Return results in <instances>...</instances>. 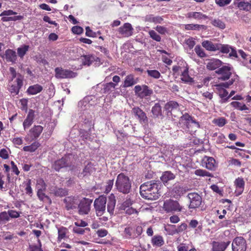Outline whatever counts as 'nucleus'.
I'll return each instance as SVG.
<instances>
[{"label":"nucleus","mask_w":251,"mask_h":251,"mask_svg":"<svg viewBox=\"0 0 251 251\" xmlns=\"http://www.w3.org/2000/svg\"><path fill=\"white\" fill-rule=\"evenodd\" d=\"M151 243L153 246L161 247L164 244V241L161 236L157 235L152 237Z\"/></svg>","instance_id":"473e14b6"},{"label":"nucleus","mask_w":251,"mask_h":251,"mask_svg":"<svg viewBox=\"0 0 251 251\" xmlns=\"http://www.w3.org/2000/svg\"><path fill=\"white\" fill-rule=\"evenodd\" d=\"M134 92L138 97L143 99L151 96L153 93V91L146 85H138L135 86Z\"/></svg>","instance_id":"7ed1b4c3"},{"label":"nucleus","mask_w":251,"mask_h":251,"mask_svg":"<svg viewBox=\"0 0 251 251\" xmlns=\"http://www.w3.org/2000/svg\"><path fill=\"white\" fill-rule=\"evenodd\" d=\"M187 227V224L185 223H182L181 225L178 226L176 229L173 230L172 233H170L172 235L179 233L180 232H182V231L185 230Z\"/></svg>","instance_id":"3c124183"},{"label":"nucleus","mask_w":251,"mask_h":251,"mask_svg":"<svg viewBox=\"0 0 251 251\" xmlns=\"http://www.w3.org/2000/svg\"><path fill=\"white\" fill-rule=\"evenodd\" d=\"M3 177V176L0 174V189L2 191H6L9 189V183L10 180V176L8 174L7 176V179L8 181V182L5 183L4 180L2 179Z\"/></svg>","instance_id":"7c9ffc66"},{"label":"nucleus","mask_w":251,"mask_h":251,"mask_svg":"<svg viewBox=\"0 0 251 251\" xmlns=\"http://www.w3.org/2000/svg\"><path fill=\"white\" fill-rule=\"evenodd\" d=\"M72 31L75 34H80L83 33V29L79 26H74L72 28Z\"/></svg>","instance_id":"0e129e2a"},{"label":"nucleus","mask_w":251,"mask_h":251,"mask_svg":"<svg viewBox=\"0 0 251 251\" xmlns=\"http://www.w3.org/2000/svg\"><path fill=\"white\" fill-rule=\"evenodd\" d=\"M98 216H101L105 210L106 205H94Z\"/></svg>","instance_id":"5fc2aeb1"},{"label":"nucleus","mask_w":251,"mask_h":251,"mask_svg":"<svg viewBox=\"0 0 251 251\" xmlns=\"http://www.w3.org/2000/svg\"><path fill=\"white\" fill-rule=\"evenodd\" d=\"M176 176L171 171L164 172L160 177L161 181L165 184L170 180H173L175 178Z\"/></svg>","instance_id":"393cba45"},{"label":"nucleus","mask_w":251,"mask_h":251,"mask_svg":"<svg viewBox=\"0 0 251 251\" xmlns=\"http://www.w3.org/2000/svg\"><path fill=\"white\" fill-rule=\"evenodd\" d=\"M82 60L83 65L90 66L95 60V57L92 55H83L82 57Z\"/></svg>","instance_id":"c9c22d12"},{"label":"nucleus","mask_w":251,"mask_h":251,"mask_svg":"<svg viewBox=\"0 0 251 251\" xmlns=\"http://www.w3.org/2000/svg\"><path fill=\"white\" fill-rule=\"evenodd\" d=\"M16 82L17 86L11 85L9 88V91L10 93L14 95L19 94L20 90L23 85V76L21 75H18V77L16 78Z\"/></svg>","instance_id":"ddd939ff"},{"label":"nucleus","mask_w":251,"mask_h":251,"mask_svg":"<svg viewBox=\"0 0 251 251\" xmlns=\"http://www.w3.org/2000/svg\"><path fill=\"white\" fill-rule=\"evenodd\" d=\"M114 184V179L109 180L107 181L106 183V185L105 186V192L106 193H108L113 187Z\"/></svg>","instance_id":"338daca9"},{"label":"nucleus","mask_w":251,"mask_h":251,"mask_svg":"<svg viewBox=\"0 0 251 251\" xmlns=\"http://www.w3.org/2000/svg\"><path fill=\"white\" fill-rule=\"evenodd\" d=\"M194 174L197 176H208V177H212L213 175L209 172L206 171V170L202 169H197L195 170Z\"/></svg>","instance_id":"37998d69"},{"label":"nucleus","mask_w":251,"mask_h":251,"mask_svg":"<svg viewBox=\"0 0 251 251\" xmlns=\"http://www.w3.org/2000/svg\"><path fill=\"white\" fill-rule=\"evenodd\" d=\"M35 111L33 109H29L26 118L23 122V127L25 130L29 127L33 123L35 114Z\"/></svg>","instance_id":"4468645a"},{"label":"nucleus","mask_w":251,"mask_h":251,"mask_svg":"<svg viewBox=\"0 0 251 251\" xmlns=\"http://www.w3.org/2000/svg\"><path fill=\"white\" fill-rule=\"evenodd\" d=\"M133 28L130 23H126L118 28V32L123 36L128 37L133 34Z\"/></svg>","instance_id":"9b49d317"},{"label":"nucleus","mask_w":251,"mask_h":251,"mask_svg":"<svg viewBox=\"0 0 251 251\" xmlns=\"http://www.w3.org/2000/svg\"><path fill=\"white\" fill-rule=\"evenodd\" d=\"M230 49H232V47L227 44H222V46L221 50V52L223 53H228L230 50Z\"/></svg>","instance_id":"69168bd1"},{"label":"nucleus","mask_w":251,"mask_h":251,"mask_svg":"<svg viewBox=\"0 0 251 251\" xmlns=\"http://www.w3.org/2000/svg\"><path fill=\"white\" fill-rule=\"evenodd\" d=\"M185 67H188V66L186 63L183 61L178 63L177 65L174 66L172 68L173 75H178L180 72L182 73Z\"/></svg>","instance_id":"bb28decb"},{"label":"nucleus","mask_w":251,"mask_h":251,"mask_svg":"<svg viewBox=\"0 0 251 251\" xmlns=\"http://www.w3.org/2000/svg\"><path fill=\"white\" fill-rule=\"evenodd\" d=\"M230 240H225L224 241H213L212 242V251H225L230 244Z\"/></svg>","instance_id":"1a4fd4ad"},{"label":"nucleus","mask_w":251,"mask_h":251,"mask_svg":"<svg viewBox=\"0 0 251 251\" xmlns=\"http://www.w3.org/2000/svg\"><path fill=\"white\" fill-rule=\"evenodd\" d=\"M138 81V79L135 78L132 74H129L126 76L123 85V87L127 88L133 86Z\"/></svg>","instance_id":"dca6fc26"},{"label":"nucleus","mask_w":251,"mask_h":251,"mask_svg":"<svg viewBox=\"0 0 251 251\" xmlns=\"http://www.w3.org/2000/svg\"><path fill=\"white\" fill-rule=\"evenodd\" d=\"M151 113L154 118H158L162 116V108L159 103H156L152 107Z\"/></svg>","instance_id":"cd10ccee"},{"label":"nucleus","mask_w":251,"mask_h":251,"mask_svg":"<svg viewBox=\"0 0 251 251\" xmlns=\"http://www.w3.org/2000/svg\"><path fill=\"white\" fill-rule=\"evenodd\" d=\"M116 134L119 141H123L127 137V134L122 130H118Z\"/></svg>","instance_id":"680f3d73"},{"label":"nucleus","mask_w":251,"mask_h":251,"mask_svg":"<svg viewBox=\"0 0 251 251\" xmlns=\"http://www.w3.org/2000/svg\"><path fill=\"white\" fill-rule=\"evenodd\" d=\"M7 215L9 218V220H10V218H18L20 216V213L15 211L13 210H9L7 212Z\"/></svg>","instance_id":"bf43d9fd"},{"label":"nucleus","mask_w":251,"mask_h":251,"mask_svg":"<svg viewBox=\"0 0 251 251\" xmlns=\"http://www.w3.org/2000/svg\"><path fill=\"white\" fill-rule=\"evenodd\" d=\"M0 157L3 159H7L9 158V154L5 149H2L0 150Z\"/></svg>","instance_id":"774afa93"},{"label":"nucleus","mask_w":251,"mask_h":251,"mask_svg":"<svg viewBox=\"0 0 251 251\" xmlns=\"http://www.w3.org/2000/svg\"><path fill=\"white\" fill-rule=\"evenodd\" d=\"M163 18L161 16H154L153 15H148L145 17V21L153 23L155 24H161L163 21Z\"/></svg>","instance_id":"a878e982"},{"label":"nucleus","mask_w":251,"mask_h":251,"mask_svg":"<svg viewBox=\"0 0 251 251\" xmlns=\"http://www.w3.org/2000/svg\"><path fill=\"white\" fill-rule=\"evenodd\" d=\"M223 62L218 59H211L206 64V68L209 70H214L219 69L222 66Z\"/></svg>","instance_id":"f3484780"},{"label":"nucleus","mask_w":251,"mask_h":251,"mask_svg":"<svg viewBox=\"0 0 251 251\" xmlns=\"http://www.w3.org/2000/svg\"><path fill=\"white\" fill-rule=\"evenodd\" d=\"M188 69V67L184 68L183 72L181 74V80L186 83L192 82L193 81V78L189 75Z\"/></svg>","instance_id":"c756f323"},{"label":"nucleus","mask_w":251,"mask_h":251,"mask_svg":"<svg viewBox=\"0 0 251 251\" xmlns=\"http://www.w3.org/2000/svg\"><path fill=\"white\" fill-rule=\"evenodd\" d=\"M29 47L28 45H24L23 47L21 48H19L17 49V53L19 57L21 58H23L26 52L28 51Z\"/></svg>","instance_id":"a18cd8bd"},{"label":"nucleus","mask_w":251,"mask_h":251,"mask_svg":"<svg viewBox=\"0 0 251 251\" xmlns=\"http://www.w3.org/2000/svg\"><path fill=\"white\" fill-rule=\"evenodd\" d=\"M43 90V87L38 84L30 86L27 89V93L29 95H36Z\"/></svg>","instance_id":"b1692460"},{"label":"nucleus","mask_w":251,"mask_h":251,"mask_svg":"<svg viewBox=\"0 0 251 251\" xmlns=\"http://www.w3.org/2000/svg\"><path fill=\"white\" fill-rule=\"evenodd\" d=\"M115 186L120 192L128 194L131 189V182L128 176L121 173L117 177Z\"/></svg>","instance_id":"f03ea898"},{"label":"nucleus","mask_w":251,"mask_h":251,"mask_svg":"<svg viewBox=\"0 0 251 251\" xmlns=\"http://www.w3.org/2000/svg\"><path fill=\"white\" fill-rule=\"evenodd\" d=\"M211 24L213 26L218 27L221 29H224L226 27V24L225 23L219 19H214L212 21Z\"/></svg>","instance_id":"a19ab883"},{"label":"nucleus","mask_w":251,"mask_h":251,"mask_svg":"<svg viewBox=\"0 0 251 251\" xmlns=\"http://www.w3.org/2000/svg\"><path fill=\"white\" fill-rule=\"evenodd\" d=\"M147 73L148 76L155 79H158L161 76L159 72L156 70H148Z\"/></svg>","instance_id":"49530a36"},{"label":"nucleus","mask_w":251,"mask_h":251,"mask_svg":"<svg viewBox=\"0 0 251 251\" xmlns=\"http://www.w3.org/2000/svg\"><path fill=\"white\" fill-rule=\"evenodd\" d=\"M132 113L137 117L141 124H147L148 119L146 113L139 107H133L132 109Z\"/></svg>","instance_id":"f8f14e48"},{"label":"nucleus","mask_w":251,"mask_h":251,"mask_svg":"<svg viewBox=\"0 0 251 251\" xmlns=\"http://www.w3.org/2000/svg\"><path fill=\"white\" fill-rule=\"evenodd\" d=\"M94 170V168L93 164L89 162L85 166L83 170V173L84 174V175L85 176L87 174H90L93 172Z\"/></svg>","instance_id":"c03bdc74"},{"label":"nucleus","mask_w":251,"mask_h":251,"mask_svg":"<svg viewBox=\"0 0 251 251\" xmlns=\"http://www.w3.org/2000/svg\"><path fill=\"white\" fill-rule=\"evenodd\" d=\"M186 17L188 19H194L196 20L207 19L208 16L200 12H191L188 13Z\"/></svg>","instance_id":"412c9836"},{"label":"nucleus","mask_w":251,"mask_h":251,"mask_svg":"<svg viewBox=\"0 0 251 251\" xmlns=\"http://www.w3.org/2000/svg\"><path fill=\"white\" fill-rule=\"evenodd\" d=\"M130 205H121L119 207L120 210H124L126 211V213L128 215H131L133 213H137V211L135 209L129 206Z\"/></svg>","instance_id":"4c0bfd02"},{"label":"nucleus","mask_w":251,"mask_h":251,"mask_svg":"<svg viewBox=\"0 0 251 251\" xmlns=\"http://www.w3.org/2000/svg\"><path fill=\"white\" fill-rule=\"evenodd\" d=\"M67 190L64 188H58L55 191V195L57 196L63 197L67 195Z\"/></svg>","instance_id":"13d9d810"},{"label":"nucleus","mask_w":251,"mask_h":251,"mask_svg":"<svg viewBox=\"0 0 251 251\" xmlns=\"http://www.w3.org/2000/svg\"><path fill=\"white\" fill-rule=\"evenodd\" d=\"M43 130V127L40 125H34L31 127L27 135L32 140H36L38 138Z\"/></svg>","instance_id":"9d476101"},{"label":"nucleus","mask_w":251,"mask_h":251,"mask_svg":"<svg viewBox=\"0 0 251 251\" xmlns=\"http://www.w3.org/2000/svg\"><path fill=\"white\" fill-rule=\"evenodd\" d=\"M150 37L153 40L157 41L160 42L161 40V36L158 34L154 30H151L149 32Z\"/></svg>","instance_id":"864d4df0"},{"label":"nucleus","mask_w":251,"mask_h":251,"mask_svg":"<svg viewBox=\"0 0 251 251\" xmlns=\"http://www.w3.org/2000/svg\"><path fill=\"white\" fill-rule=\"evenodd\" d=\"M179 104L176 101L170 100L167 102L164 106V109L167 112V114H172V110L179 108Z\"/></svg>","instance_id":"aec40b11"},{"label":"nucleus","mask_w":251,"mask_h":251,"mask_svg":"<svg viewBox=\"0 0 251 251\" xmlns=\"http://www.w3.org/2000/svg\"><path fill=\"white\" fill-rule=\"evenodd\" d=\"M187 197L190 201V204H201V203L202 198L197 193H189Z\"/></svg>","instance_id":"6ab92c4d"},{"label":"nucleus","mask_w":251,"mask_h":251,"mask_svg":"<svg viewBox=\"0 0 251 251\" xmlns=\"http://www.w3.org/2000/svg\"><path fill=\"white\" fill-rule=\"evenodd\" d=\"M55 76L58 79L71 78L76 76V73L73 71L63 69L61 67H57L55 69Z\"/></svg>","instance_id":"39448f33"},{"label":"nucleus","mask_w":251,"mask_h":251,"mask_svg":"<svg viewBox=\"0 0 251 251\" xmlns=\"http://www.w3.org/2000/svg\"><path fill=\"white\" fill-rule=\"evenodd\" d=\"M201 44L202 47L206 50L213 51L214 44L212 42L206 40L203 41Z\"/></svg>","instance_id":"8fccbe9b"},{"label":"nucleus","mask_w":251,"mask_h":251,"mask_svg":"<svg viewBox=\"0 0 251 251\" xmlns=\"http://www.w3.org/2000/svg\"><path fill=\"white\" fill-rule=\"evenodd\" d=\"M203 163L205 164V167L209 170H214L216 168V161L212 157L205 156L203 159Z\"/></svg>","instance_id":"a211bd4d"},{"label":"nucleus","mask_w":251,"mask_h":251,"mask_svg":"<svg viewBox=\"0 0 251 251\" xmlns=\"http://www.w3.org/2000/svg\"><path fill=\"white\" fill-rule=\"evenodd\" d=\"M155 29L160 34L164 35L168 33V29L167 27L161 26V25H157Z\"/></svg>","instance_id":"6e6d98bb"},{"label":"nucleus","mask_w":251,"mask_h":251,"mask_svg":"<svg viewBox=\"0 0 251 251\" xmlns=\"http://www.w3.org/2000/svg\"><path fill=\"white\" fill-rule=\"evenodd\" d=\"M161 186L159 181L151 180L142 184L140 187V193L144 199L154 200L159 198Z\"/></svg>","instance_id":"f257e3e1"},{"label":"nucleus","mask_w":251,"mask_h":251,"mask_svg":"<svg viewBox=\"0 0 251 251\" xmlns=\"http://www.w3.org/2000/svg\"><path fill=\"white\" fill-rule=\"evenodd\" d=\"M5 59L8 62H15L17 60V55L15 51L7 49L5 51Z\"/></svg>","instance_id":"5701e85b"},{"label":"nucleus","mask_w":251,"mask_h":251,"mask_svg":"<svg viewBox=\"0 0 251 251\" xmlns=\"http://www.w3.org/2000/svg\"><path fill=\"white\" fill-rule=\"evenodd\" d=\"M180 121H184L186 125L190 123V122L194 123H196L195 120H193V117L189 115L188 113H185L183 114L180 119Z\"/></svg>","instance_id":"ea45409f"},{"label":"nucleus","mask_w":251,"mask_h":251,"mask_svg":"<svg viewBox=\"0 0 251 251\" xmlns=\"http://www.w3.org/2000/svg\"><path fill=\"white\" fill-rule=\"evenodd\" d=\"M226 120L224 117H219L214 119L212 120V123L219 127H223L226 124Z\"/></svg>","instance_id":"58836bf2"},{"label":"nucleus","mask_w":251,"mask_h":251,"mask_svg":"<svg viewBox=\"0 0 251 251\" xmlns=\"http://www.w3.org/2000/svg\"><path fill=\"white\" fill-rule=\"evenodd\" d=\"M70 157L65 155L61 159L56 160L52 165V168L56 171H59L61 169L66 168L71 165Z\"/></svg>","instance_id":"6e6552de"},{"label":"nucleus","mask_w":251,"mask_h":251,"mask_svg":"<svg viewBox=\"0 0 251 251\" xmlns=\"http://www.w3.org/2000/svg\"><path fill=\"white\" fill-rule=\"evenodd\" d=\"M90 205H78L76 207L78 209V213L80 215L87 214L90 210Z\"/></svg>","instance_id":"e433bc0d"},{"label":"nucleus","mask_w":251,"mask_h":251,"mask_svg":"<svg viewBox=\"0 0 251 251\" xmlns=\"http://www.w3.org/2000/svg\"><path fill=\"white\" fill-rule=\"evenodd\" d=\"M234 183L236 188L235 193L236 195H241L244 191L245 184L243 178L238 177L235 180Z\"/></svg>","instance_id":"2eb2a0df"},{"label":"nucleus","mask_w":251,"mask_h":251,"mask_svg":"<svg viewBox=\"0 0 251 251\" xmlns=\"http://www.w3.org/2000/svg\"><path fill=\"white\" fill-rule=\"evenodd\" d=\"M64 201L66 204H76L79 201V204H91L93 201V199L86 198L79 199V197L77 196H70L66 197L64 200Z\"/></svg>","instance_id":"0eeeda50"},{"label":"nucleus","mask_w":251,"mask_h":251,"mask_svg":"<svg viewBox=\"0 0 251 251\" xmlns=\"http://www.w3.org/2000/svg\"><path fill=\"white\" fill-rule=\"evenodd\" d=\"M37 186L38 190H45L46 184L42 178H39L37 180Z\"/></svg>","instance_id":"052dcab7"},{"label":"nucleus","mask_w":251,"mask_h":251,"mask_svg":"<svg viewBox=\"0 0 251 251\" xmlns=\"http://www.w3.org/2000/svg\"><path fill=\"white\" fill-rule=\"evenodd\" d=\"M106 197L104 196H100L95 200L94 204H106Z\"/></svg>","instance_id":"e2e57ef3"},{"label":"nucleus","mask_w":251,"mask_h":251,"mask_svg":"<svg viewBox=\"0 0 251 251\" xmlns=\"http://www.w3.org/2000/svg\"><path fill=\"white\" fill-rule=\"evenodd\" d=\"M232 67L229 66H223L215 71V73L220 76L219 79L226 81L229 79L232 75Z\"/></svg>","instance_id":"423d86ee"},{"label":"nucleus","mask_w":251,"mask_h":251,"mask_svg":"<svg viewBox=\"0 0 251 251\" xmlns=\"http://www.w3.org/2000/svg\"><path fill=\"white\" fill-rule=\"evenodd\" d=\"M8 216L5 211L0 213V225L5 224L9 221Z\"/></svg>","instance_id":"603ef678"},{"label":"nucleus","mask_w":251,"mask_h":251,"mask_svg":"<svg viewBox=\"0 0 251 251\" xmlns=\"http://www.w3.org/2000/svg\"><path fill=\"white\" fill-rule=\"evenodd\" d=\"M66 228L65 227H61L60 228H58V240L60 241L62 239L64 238L66 236Z\"/></svg>","instance_id":"4d7b16f0"},{"label":"nucleus","mask_w":251,"mask_h":251,"mask_svg":"<svg viewBox=\"0 0 251 251\" xmlns=\"http://www.w3.org/2000/svg\"><path fill=\"white\" fill-rule=\"evenodd\" d=\"M194 50L200 57L203 58L206 57V54L200 45H197L194 49Z\"/></svg>","instance_id":"de8ad7c7"},{"label":"nucleus","mask_w":251,"mask_h":251,"mask_svg":"<svg viewBox=\"0 0 251 251\" xmlns=\"http://www.w3.org/2000/svg\"><path fill=\"white\" fill-rule=\"evenodd\" d=\"M206 28L205 25L198 24H189L185 25L186 30H200L201 28L205 29Z\"/></svg>","instance_id":"f704fd0d"},{"label":"nucleus","mask_w":251,"mask_h":251,"mask_svg":"<svg viewBox=\"0 0 251 251\" xmlns=\"http://www.w3.org/2000/svg\"><path fill=\"white\" fill-rule=\"evenodd\" d=\"M232 251H246V240L241 236L236 237L231 244Z\"/></svg>","instance_id":"20e7f679"},{"label":"nucleus","mask_w":251,"mask_h":251,"mask_svg":"<svg viewBox=\"0 0 251 251\" xmlns=\"http://www.w3.org/2000/svg\"><path fill=\"white\" fill-rule=\"evenodd\" d=\"M40 146L41 144L38 141H35L30 145L24 147L23 150L25 151L33 152Z\"/></svg>","instance_id":"c85d7f7f"},{"label":"nucleus","mask_w":251,"mask_h":251,"mask_svg":"<svg viewBox=\"0 0 251 251\" xmlns=\"http://www.w3.org/2000/svg\"><path fill=\"white\" fill-rule=\"evenodd\" d=\"M215 87L217 91V93L218 94L219 97L221 98V102L222 103L226 102L228 101V92L223 87Z\"/></svg>","instance_id":"4be33fe9"},{"label":"nucleus","mask_w":251,"mask_h":251,"mask_svg":"<svg viewBox=\"0 0 251 251\" xmlns=\"http://www.w3.org/2000/svg\"><path fill=\"white\" fill-rule=\"evenodd\" d=\"M235 81V79L231 78L228 82H222L219 84L215 85V87H223L224 88H227L229 86L231 85Z\"/></svg>","instance_id":"09e8293b"},{"label":"nucleus","mask_w":251,"mask_h":251,"mask_svg":"<svg viewBox=\"0 0 251 251\" xmlns=\"http://www.w3.org/2000/svg\"><path fill=\"white\" fill-rule=\"evenodd\" d=\"M116 86V84L113 82H110L109 83H107L103 86V88H102L103 92L105 94H109L111 92L114 91Z\"/></svg>","instance_id":"2f4dec72"},{"label":"nucleus","mask_w":251,"mask_h":251,"mask_svg":"<svg viewBox=\"0 0 251 251\" xmlns=\"http://www.w3.org/2000/svg\"><path fill=\"white\" fill-rule=\"evenodd\" d=\"M180 205H163V208L167 212L176 211L177 210H181V208L178 207Z\"/></svg>","instance_id":"79ce46f5"},{"label":"nucleus","mask_w":251,"mask_h":251,"mask_svg":"<svg viewBox=\"0 0 251 251\" xmlns=\"http://www.w3.org/2000/svg\"><path fill=\"white\" fill-rule=\"evenodd\" d=\"M44 190H38L37 196L39 199L44 202L51 203V200L48 196L45 194V193L43 192Z\"/></svg>","instance_id":"72a5a7b5"}]
</instances>
